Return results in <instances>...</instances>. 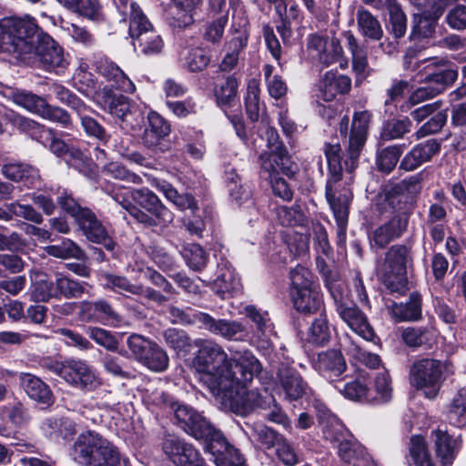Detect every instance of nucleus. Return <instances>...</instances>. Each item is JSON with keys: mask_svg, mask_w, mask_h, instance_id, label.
Instances as JSON below:
<instances>
[{"mask_svg": "<svg viewBox=\"0 0 466 466\" xmlns=\"http://www.w3.org/2000/svg\"><path fill=\"white\" fill-rule=\"evenodd\" d=\"M196 376L214 395L230 392L244 381H252L262 370L259 360L249 350H237L230 357L218 343L204 341L194 359Z\"/></svg>", "mask_w": 466, "mask_h": 466, "instance_id": "f257e3e1", "label": "nucleus"}, {"mask_svg": "<svg viewBox=\"0 0 466 466\" xmlns=\"http://www.w3.org/2000/svg\"><path fill=\"white\" fill-rule=\"evenodd\" d=\"M325 156L328 162L329 178L326 184V198L333 212L337 224L338 243L344 245L346 242V231L348 226L350 204L352 199V192L350 183L352 177H349L348 186L342 187V157L339 144H326Z\"/></svg>", "mask_w": 466, "mask_h": 466, "instance_id": "f03ea898", "label": "nucleus"}, {"mask_svg": "<svg viewBox=\"0 0 466 466\" xmlns=\"http://www.w3.org/2000/svg\"><path fill=\"white\" fill-rule=\"evenodd\" d=\"M123 21L129 19V35L136 48L147 55H156L163 48L161 36L153 29L152 24L139 5L130 0H114Z\"/></svg>", "mask_w": 466, "mask_h": 466, "instance_id": "7ed1b4c3", "label": "nucleus"}, {"mask_svg": "<svg viewBox=\"0 0 466 466\" xmlns=\"http://www.w3.org/2000/svg\"><path fill=\"white\" fill-rule=\"evenodd\" d=\"M72 456L83 466H120L122 463L118 449L92 431L78 435L73 444Z\"/></svg>", "mask_w": 466, "mask_h": 466, "instance_id": "20e7f679", "label": "nucleus"}, {"mask_svg": "<svg viewBox=\"0 0 466 466\" xmlns=\"http://www.w3.org/2000/svg\"><path fill=\"white\" fill-rule=\"evenodd\" d=\"M424 74L420 83L409 97L407 107L419 105L444 92L457 79L458 72L443 58L424 59Z\"/></svg>", "mask_w": 466, "mask_h": 466, "instance_id": "39448f33", "label": "nucleus"}, {"mask_svg": "<svg viewBox=\"0 0 466 466\" xmlns=\"http://www.w3.org/2000/svg\"><path fill=\"white\" fill-rule=\"evenodd\" d=\"M43 368L63 379L68 385L83 390L93 391L101 385L100 379L86 361L70 359L65 361L46 360Z\"/></svg>", "mask_w": 466, "mask_h": 466, "instance_id": "423d86ee", "label": "nucleus"}, {"mask_svg": "<svg viewBox=\"0 0 466 466\" xmlns=\"http://www.w3.org/2000/svg\"><path fill=\"white\" fill-rule=\"evenodd\" d=\"M36 25L35 18L25 16L8 22L4 51L17 55L31 54L42 36L46 35Z\"/></svg>", "mask_w": 466, "mask_h": 466, "instance_id": "0eeeda50", "label": "nucleus"}, {"mask_svg": "<svg viewBox=\"0 0 466 466\" xmlns=\"http://www.w3.org/2000/svg\"><path fill=\"white\" fill-rule=\"evenodd\" d=\"M128 351L124 356L133 359L148 370L162 372L168 367L169 359L157 342L137 333H132L126 341Z\"/></svg>", "mask_w": 466, "mask_h": 466, "instance_id": "6e6552de", "label": "nucleus"}, {"mask_svg": "<svg viewBox=\"0 0 466 466\" xmlns=\"http://www.w3.org/2000/svg\"><path fill=\"white\" fill-rule=\"evenodd\" d=\"M444 365L435 359L424 358L414 361L410 367V384L429 400H434L444 381Z\"/></svg>", "mask_w": 466, "mask_h": 466, "instance_id": "1a4fd4ad", "label": "nucleus"}, {"mask_svg": "<svg viewBox=\"0 0 466 466\" xmlns=\"http://www.w3.org/2000/svg\"><path fill=\"white\" fill-rule=\"evenodd\" d=\"M370 117V115L368 111L354 114L346 148L347 158L344 160L345 169L350 174L358 166L360 151L367 138Z\"/></svg>", "mask_w": 466, "mask_h": 466, "instance_id": "9d476101", "label": "nucleus"}, {"mask_svg": "<svg viewBox=\"0 0 466 466\" xmlns=\"http://www.w3.org/2000/svg\"><path fill=\"white\" fill-rule=\"evenodd\" d=\"M405 181L400 184L388 185L378 194L376 207L380 213H390L393 217L406 216L409 223L410 208L406 194Z\"/></svg>", "mask_w": 466, "mask_h": 466, "instance_id": "9b49d317", "label": "nucleus"}, {"mask_svg": "<svg viewBox=\"0 0 466 466\" xmlns=\"http://www.w3.org/2000/svg\"><path fill=\"white\" fill-rule=\"evenodd\" d=\"M100 279L103 282V286L105 289L118 294L125 295L128 293L132 295L141 296L157 304H163L167 300V298L161 294L159 291H157L150 287H144L143 285L133 284L125 276L105 272L101 274Z\"/></svg>", "mask_w": 466, "mask_h": 466, "instance_id": "f8f14e48", "label": "nucleus"}, {"mask_svg": "<svg viewBox=\"0 0 466 466\" xmlns=\"http://www.w3.org/2000/svg\"><path fill=\"white\" fill-rule=\"evenodd\" d=\"M307 47L309 50L316 53L318 61L329 66L335 63H339L341 68L348 66V61L343 59V49L338 38L328 39L322 35L312 34L308 36Z\"/></svg>", "mask_w": 466, "mask_h": 466, "instance_id": "ddd939ff", "label": "nucleus"}, {"mask_svg": "<svg viewBox=\"0 0 466 466\" xmlns=\"http://www.w3.org/2000/svg\"><path fill=\"white\" fill-rule=\"evenodd\" d=\"M98 103L103 110L130 125H132L133 120L141 116L137 105L131 103L128 97L116 94L107 88L103 89Z\"/></svg>", "mask_w": 466, "mask_h": 466, "instance_id": "4468645a", "label": "nucleus"}, {"mask_svg": "<svg viewBox=\"0 0 466 466\" xmlns=\"http://www.w3.org/2000/svg\"><path fill=\"white\" fill-rule=\"evenodd\" d=\"M194 317L197 321L203 324L205 329L226 339L244 341L248 338L249 332L247 327L237 320L215 319L203 312H198Z\"/></svg>", "mask_w": 466, "mask_h": 466, "instance_id": "2eb2a0df", "label": "nucleus"}, {"mask_svg": "<svg viewBox=\"0 0 466 466\" xmlns=\"http://www.w3.org/2000/svg\"><path fill=\"white\" fill-rule=\"evenodd\" d=\"M147 121L148 125L141 137L144 147L155 154L165 152L163 140L171 132L169 123L155 111L148 113Z\"/></svg>", "mask_w": 466, "mask_h": 466, "instance_id": "dca6fc26", "label": "nucleus"}, {"mask_svg": "<svg viewBox=\"0 0 466 466\" xmlns=\"http://www.w3.org/2000/svg\"><path fill=\"white\" fill-rule=\"evenodd\" d=\"M278 385L284 394V400L296 401L310 391L307 381L293 367L281 366L277 373Z\"/></svg>", "mask_w": 466, "mask_h": 466, "instance_id": "f3484780", "label": "nucleus"}, {"mask_svg": "<svg viewBox=\"0 0 466 466\" xmlns=\"http://www.w3.org/2000/svg\"><path fill=\"white\" fill-rule=\"evenodd\" d=\"M75 221L89 241L101 244L107 250L114 249L115 242L106 227L90 208L85 209Z\"/></svg>", "mask_w": 466, "mask_h": 466, "instance_id": "a211bd4d", "label": "nucleus"}, {"mask_svg": "<svg viewBox=\"0 0 466 466\" xmlns=\"http://www.w3.org/2000/svg\"><path fill=\"white\" fill-rule=\"evenodd\" d=\"M130 196L140 208L158 218V222L162 223L164 226L173 221V212L167 208L160 198L149 188H133L130 190Z\"/></svg>", "mask_w": 466, "mask_h": 466, "instance_id": "6ab92c4d", "label": "nucleus"}, {"mask_svg": "<svg viewBox=\"0 0 466 466\" xmlns=\"http://www.w3.org/2000/svg\"><path fill=\"white\" fill-rule=\"evenodd\" d=\"M93 66L96 71L105 77L111 86L127 93L135 91V85L113 61L101 54L94 55Z\"/></svg>", "mask_w": 466, "mask_h": 466, "instance_id": "aec40b11", "label": "nucleus"}, {"mask_svg": "<svg viewBox=\"0 0 466 466\" xmlns=\"http://www.w3.org/2000/svg\"><path fill=\"white\" fill-rule=\"evenodd\" d=\"M211 289L222 299L227 296L231 297L240 289L239 279L236 276L230 262L225 258H220L217 263Z\"/></svg>", "mask_w": 466, "mask_h": 466, "instance_id": "412c9836", "label": "nucleus"}, {"mask_svg": "<svg viewBox=\"0 0 466 466\" xmlns=\"http://www.w3.org/2000/svg\"><path fill=\"white\" fill-rule=\"evenodd\" d=\"M406 216L392 217L389 221L376 228L370 234L371 247L385 248L391 241L400 238L408 228Z\"/></svg>", "mask_w": 466, "mask_h": 466, "instance_id": "4be33fe9", "label": "nucleus"}, {"mask_svg": "<svg viewBox=\"0 0 466 466\" xmlns=\"http://www.w3.org/2000/svg\"><path fill=\"white\" fill-rule=\"evenodd\" d=\"M337 312L352 331L367 341L374 340L376 335L368 318L356 305L350 302L347 305H340Z\"/></svg>", "mask_w": 466, "mask_h": 466, "instance_id": "5701e85b", "label": "nucleus"}, {"mask_svg": "<svg viewBox=\"0 0 466 466\" xmlns=\"http://www.w3.org/2000/svg\"><path fill=\"white\" fill-rule=\"evenodd\" d=\"M33 52L37 55L47 70L64 69L66 66L62 48L47 34L42 36V40L35 45Z\"/></svg>", "mask_w": 466, "mask_h": 466, "instance_id": "b1692460", "label": "nucleus"}, {"mask_svg": "<svg viewBox=\"0 0 466 466\" xmlns=\"http://www.w3.org/2000/svg\"><path fill=\"white\" fill-rule=\"evenodd\" d=\"M313 367L321 376L328 379L339 377L347 370L341 351L334 349L318 353Z\"/></svg>", "mask_w": 466, "mask_h": 466, "instance_id": "393cba45", "label": "nucleus"}, {"mask_svg": "<svg viewBox=\"0 0 466 466\" xmlns=\"http://www.w3.org/2000/svg\"><path fill=\"white\" fill-rule=\"evenodd\" d=\"M441 149V145L436 139H429L416 145L405 155L400 164V168L405 171H413L423 163L428 162Z\"/></svg>", "mask_w": 466, "mask_h": 466, "instance_id": "a878e982", "label": "nucleus"}, {"mask_svg": "<svg viewBox=\"0 0 466 466\" xmlns=\"http://www.w3.org/2000/svg\"><path fill=\"white\" fill-rule=\"evenodd\" d=\"M80 312L83 319L86 321L96 319L104 324H116L121 320L118 313L105 299L94 302L83 301L80 305Z\"/></svg>", "mask_w": 466, "mask_h": 466, "instance_id": "bb28decb", "label": "nucleus"}, {"mask_svg": "<svg viewBox=\"0 0 466 466\" xmlns=\"http://www.w3.org/2000/svg\"><path fill=\"white\" fill-rule=\"evenodd\" d=\"M249 381L238 383V386L230 392H221L220 396L227 398L235 406L236 412L240 415H247L256 407L261 405V396L256 390H247L246 385Z\"/></svg>", "mask_w": 466, "mask_h": 466, "instance_id": "cd10ccee", "label": "nucleus"}, {"mask_svg": "<svg viewBox=\"0 0 466 466\" xmlns=\"http://www.w3.org/2000/svg\"><path fill=\"white\" fill-rule=\"evenodd\" d=\"M18 377L20 386L31 400L47 406L54 402L49 386L40 378L25 372L19 373Z\"/></svg>", "mask_w": 466, "mask_h": 466, "instance_id": "c85d7f7f", "label": "nucleus"}, {"mask_svg": "<svg viewBox=\"0 0 466 466\" xmlns=\"http://www.w3.org/2000/svg\"><path fill=\"white\" fill-rule=\"evenodd\" d=\"M211 453L218 466H245V461L238 449L228 443L224 436L217 442L205 447Z\"/></svg>", "mask_w": 466, "mask_h": 466, "instance_id": "c756f323", "label": "nucleus"}, {"mask_svg": "<svg viewBox=\"0 0 466 466\" xmlns=\"http://www.w3.org/2000/svg\"><path fill=\"white\" fill-rule=\"evenodd\" d=\"M413 262L411 248L406 245H393L385 254L384 272L406 274L407 268Z\"/></svg>", "mask_w": 466, "mask_h": 466, "instance_id": "7c9ffc66", "label": "nucleus"}, {"mask_svg": "<svg viewBox=\"0 0 466 466\" xmlns=\"http://www.w3.org/2000/svg\"><path fill=\"white\" fill-rule=\"evenodd\" d=\"M351 88V79L348 76H336L331 71L327 72L319 84L318 98L323 101H332L337 94H347Z\"/></svg>", "mask_w": 466, "mask_h": 466, "instance_id": "2f4dec72", "label": "nucleus"}, {"mask_svg": "<svg viewBox=\"0 0 466 466\" xmlns=\"http://www.w3.org/2000/svg\"><path fill=\"white\" fill-rule=\"evenodd\" d=\"M150 184L162 192L167 199L172 202L179 210L188 209L192 214L198 210V203L191 194H179L170 183L157 177H152Z\"/></svg>", "mask_w": 466, "mask_h": 466, "instance_id": "473e14b6", "label": "nucleus"}, {"mask_svg": "<svg viewBox=\"0 0 466 466\" xmlns=\"http://www.w3.org/2000/svg\"><path fill=\"white\" fill-rule=\"evenodd\" d=\"M290 296L294 308L302 314H315L322 310V294L318 287L299 291H291Z\"/></svg>", "mask_w": 466, "mask_h": 466, "instance_id": "72a5a7b5", "label": "nucleus"}, {"mask_svg": "<svg viewBox=\"0 0 466 466\" xmlns=\"http://www.w3.org/2000/svg\"><path fill=\"white\" fill-rule=\"evenodd\" d=\"M390 313L397 321H418L422 316V298L418 292L410 294L406 303L393 302Z\"/></svg>", "mask_w": 466, "mask_h": 466, "instance_id": "f704fd0d", "label": "nucleus"}, {"mask_svg": "<svg viewBox=\"0 0 466 466\" xmlns=\"http://www.w3.org/2000/svg\"><path fill=\"white\" fill-rule=\"evenodd\" d=\"M247 44L248 34L245 31L238 32L237 35L225 44L226 54L218 66L221 72L228 73L237 67L239 56L246 48Z\"/></svg>", "mask_w": 466, "mask_h": 466, "instance_id": "c9c22d12", "label": "nucleus"}, {"mask_svg": "<svg viewBox=\"0 0 466 466\" xmlns=\"http://www.w3.org/2000/svg\"><path fill=\"white\" fill-rule=\"evenodd\" d=\"M244 314L253 323L251 329L254 335L261 340H268L273 333V323L268 312L248 305L244 308Z\"/></svg>", "mask_w": 466, "mask_h": 466, "instance_id": "e433bc0d", "label": "nucleus"}, {"mask_svg": "<svg viewBox=\"0 0 466 466\" xmlns=\"http://www.w3.org/2000/svg\"><path fill=\"white\" fill-rule=\"evenodd\" d=\"M431 437L434 442L436 454L440 458L442 466L451 465L455 458L456 441L447 431L440 429L432 431Z\"/></svg>", "mask_w": 466, "mask_h": 466, "instance_id": "4c0bfd02", "label": "nucleus"}, {"mask_svg": "<svg viewBox=\"0 0 466 466\" xmlns=\"http://www.w3.org/2000/svg\"><path fill=\"white\" fill-rule=\"evenodd\" d=\"M357 25L360 35L370 41H379L383 36V29L379 19L370 11L360 8L356 14Z\"/></svg>", "mask_w": 466, "mask_h": 466, "instance_id": "58836bf2", "label": "nucleus"}, {"mask_svg": "<svg viewBox=\"0 0 466 466\" xmlns=\"http://www.w3.org/2000/svg\"><path fill=\"white\" fill-rule=\"evenodd\" d=\"M342 35L351 53L354 72L361 77L366 76L369 69L366 48L359 44L351 31H345Z\"/></svg>", "mask_w": 466, "mask_h": 466, "instance_id": "ea45409f", "label": "nucleus"}, {"mask_svg": "<svg viewBox=\"0 0 466 466\" xmlns=\"http://www.w3.org/2000/svg\"><path fill=\"white\" fill-rule=\"evenodd\" d=\"M185 431L197 440H203L207 443L206 446L217 442L223 436L199 413L192 420V423L186 428Z\"/></svg>", "mask_w": 466, "mask_h": 466, "instance_id": "a19ab883", "label": "nucleus"}, {"mask_svg": "<svg viewBox=\"0 0 466 466\" xmlns=\"http://www.w3.org/2000/svg\"><path fill=\"white\" fill-rule=\"evenodd\" d=\"M2 174L15 182L24 181L26 186H35L39 179L37 169L22 163H10L3 166Z\"/></svg>", "mask_w": 466, "mask_h": 466, "instance_id": "79ce46f5", "label": "nucleus"}, {"mask_svg": "<svg viewBox=\"0 0 466 466\" xmlns=\"http://www.w3.org/2000/svg\"><path fill=\"white\" fill-rule=\"evenodd\" d=\"M202 0H173V25L184 28L194 23V11Z\"/></svg>", "mask_w": 466, "mask_h": 466, "instance_id": "37998d69", "label": "nucleus"}, {"mask_svg": "<svg viewBox=\"0 0 466 466\" xmlns=\"http://www.w3.org/2000/svg\"><path fill=\"white\" fill-rule=\"evenodd\" d=\"M341 347L347 354L365 364L367 367L376 369L380 365L381 360L379 355L363 350L360 343L349 335L343 338Z\"/></svg>", "mask_w": 466, "mask_h": 466, "instance_id": "c03bdc74", "label": "nucleus"}, {"mask_svg": "<svg viewBox=\"0 0 466 466\" xmlns=\"http://www.w3.org/2000/svg\"><path fill=\"white\" fill-rule=\"evenodd\" d=\"M41 428L46 434L63 439H67L76 433V425L68 418H46L43 420Z\"/></svg>", "mask_w": 466, "mask_h": 466, "instance_id": "a18cd8bd", "label": "nucleus"}, {"mask_svg": "<svg viewBox=\"0 0 466 466\" xmlns=\"http://www.w3.org/2000/svg\"><path fill=\"white\" fill-rule=\"evenodd\" d=\"M33 135L38 142L44 146H48L50 151L55 155L58 157L67 155L70 147L56 137L53 129L36 125Z\"/></svg>", "mask_w": 466, "mask_h": 466, "instance_id": "49530a36", "label": "nucleus"}, {"mask_svg": "<svg viewBox=\"0 0 466 466\" xmlns=\"http://www.w3.org/2000/svg\"><path fill=\"white\" fill-rule=\"evenodd\" d=\"M406 148V144H396L380 150L377 155V166L380 171L390 173L396 167L400 157Z\"/></svg>", "mask_w": 466, "mask_h": 466, "instance_id": "de8ad7c7", "label": "nucleus"}, {"mask_svg": "<svg viewBox=\"0 0 466 466\" xmlns=\"http://www.w3.org/2000/svg\"><path fill=\"white\" fill-rule=\"evenodd\" d=\"M239 81L236 75H230L215 87V96L220 106H231L234 104L238 88Z\"/></svg>", "mask_w": 466, "mask_h": 466, "instance_id": "09e8293b", "label": "nucleus"}, {"mask_svg": "<svg viewBox=\"0 0 466 466\" xmlns=\"http://www.w3.org/2000/svg\"><path fill=\"white\" fill-rule=\"evenodd\" d=\"M403 343L410 348H420L431 339V330L429 327H406L400 329Z\"/></svg>", "mask_w": 466, "mask_h": 466, "instance_id": "8fccbe9b", "label": "nucleus"}, {"mask_svg": "<svg viewBox=\"0 0 466 466\" xmlns=\"http://www.w3.org/2000/svg\"><path fill=\"white\" fill-rule=\"evenodd\" d=\"M338 391L346 399L359 401L367 398L369 387L364 379L357 378L347 382H339L335 385Z\"/></svg>", "mask_w": 466, "mask_h": 466, "instance_id": "3c124183", "label": "nucleus"}, {"mask_svg": "<svg viewBox=\"0 0 466 466\" xmlns=\"http://www.w3.org/2000/svg\"><path fill=\"white\" fill-rule=\"evenodd\" d=\"M410 466H434L423 437L412 436L410 443Z\"/></svg>", "mask_w": 466, "mask_h": 466, "instance_id": "603ef678", "label": "nucleus"}, {"mask_svg": "<svg viewBox=\"0 0 466 466\" xmlns=\"http://www.w3.org/2000/svg\"><path fill=\"white\" fill-rule=\"evenodd\" d=\"M331 332L328 324L326 316L320 313L319 317L315 319L310 324L307 339L309 342L317 345L323 346L328 343L330 339Z\"/></svg>", "mask_w": 466, "mask_h": 466, "instance_id": "864d4df0", "label": "nucleus"}, {"mask_svg": "<svg viewBox=\"0 0 466 466\" xmlns=\"http://www.w3.org/2000/svg\"><path fill=\"white\" fill-rule=\"evenodd\" d=\"M0 419L15 426H21L30 420L27 410L20 401L0 406Z\"/></svg>", "mask_w": 466, "mask_h": 466, "instance_id": "5fc2aeb1", "label": "nucleus"}, {"mask_svg": "<svg viewBox=\"0 0 466 466\" xmlns=\"http://www.w3.org/2000/svg\"><path fill=\"white\" fill-rule=\"evenodd\" d=\"M56 293L67 299L78 298L86 291L87 284L79 282L61 273L56 275Z\"/></svg>", "mask_w": 466, "mask_h": 466, "instance_id": "6e6d98bb", "label": "nucleus"}, {"mask_svg": "<svg viewBox=\"0 0 466 466\" xmlns=\"http://www.w3.org/2000/svg\"><path fill=\"white\" fill-rule=\"evenodd\" d=\"M412 123L407 116L387 121L382 127L380 137L385 141L399 139L411 130Z\"/></svg>", "mask_w": 466, "mask_h": 466, "instance_id": "4d7b16f0", "label": "nucleus"}, {"mask_svg": "<svg viewBox=\"0 0 466 466\" xmlns=\"http://www.w3.org/2000/svg\"><path fill=\"white\" fill-rule=\"evenodd\" d=\"M276 214L279 223L286 227L303 226L307 218L301 207L298 204L289 208L285 206L279 207Z\"/></svg>", "mask_w": 466, "mask_h": 466, "instance_id": "13d9d810", "label": "nucleus"}, {"mask_svg": "<svg viewBox=\"0 0 466 466\" xmlns=\"http://www.w3.org/2000/svg\"><path fill=\"white\" fill-rule=\"evenodd\" d=\"M384 9H387L389 12L391 32L394 37H402L407 29V17L400 7V5L397 0H393L392 2L388 3V5Z\"/></svg>", "mask_w": 466, "mask_h": 466, "instance_id": "bf43d9fd", "label": "nucleus"}, {"mask_svg": "<svg viewBox=\"0 0 466 466\" xmlns=\"http://www.w3.org/2000/svg\"><path fill=\"white\" fill-rule=\"evenodd\" d=\"M91 111L92 109L86 106L85 110L76 113L80 119L81 127L88 137L106 143L107 142L108 136L105 128L94 117L89 116L88 113Z\"/></svg>", "mask_w": 466, "mask_h": 466, "instance_id": "052dcab7", "label": "nucleus"}, {"mask_svg": "<svg viewBox=\"0 0 466 466\" xmlns=\"http://www.w3.org/2000/svg\"><path fill=\"white\" fill-rule=\"evenodd\" d=\"M129 139L128 138H122L119 142H116L114 145L115 150L127 161L130 163L137 164L138 166L151 168L153 167V161L150 157H147L144 156L142 153L132 150L129 147Z\"/></svg>", "mask_w": 466, "mask_h": 466, "instance_id": "680f3d73", "label": "nucleus"}, {"mask_svg": "<svg viewBox=\"0 0 466 466\" xmlns=\"http://www.w3.org/2000/svg\"><path fill=\"white\" fill-rule=\"evenodd\" d=\"M45 251L49 256L63 259L80 258L83 255L78 245L69 238H64L60 244L46 247Z\"/></svg>", "mask_w": 466, "mask_h": 466, "instance_id": "e2e57ef3", "label": "nucleus"}, {"mask_svg": "<svg viewBox=\"0 0 466 466\" xmlns=\"http://www.w3.org/2000/svg\"><path fill=\"white\" fill-rule=\"evenodd\" d=\"M102 172L115 179L122 180L127 183H132L136 185H140L143 183V179L140 176L130 171L118 162H110L106 164L102 167Z\"/></svg>", "mask_w": 466, "mask_h": 466, "instance_id": "0e129e2a", "label": "nucleus"}, {"mask_svg": "<svg viewBox=\"0 0 466 466\" xmlns=\"http://www.w3.org/2000/svg\"><path fill=\"white\" fill-rule=\"evenodd\" d=\"M289 279L291 282L290 292L317 287L314 283L313 274L301 265H298L290 270Z\"/></svg>", "mask_w": 466, "mask_h": 466, "instance_id": "69168bd1", "label": "nucleus"}, {"mask_svg": "<svg viewBox=\"0 0 466 466\" xmlns=\"http://www.w3.org/2000/svg\"><path fill=\"white\" fill-rule=\"evenodd\" d=\"M13 100L16 105L39 116L46 104L45 98L26 91H18L15 93Z\"/></svg>", "mask_w": 466, "mask_h": 466, "instance_id": "338daca9", "label": "nucleus"}, {"mask_svg": "<svg viewBox=\"0 0 466 466\" xmlns=\"http://www.w3.org/2000/svg\"><path fill=\"white\" fill-rule=\"evenodd\" d=\"M259 84L252 78L248 83L247 96L245 97L246 112L251 121H257L259 116Z\"/></svg>", "mask_w": 466, "mask_h": 466, "instance_id": "774afa93", "label": "nucleus"}]
</instances>
